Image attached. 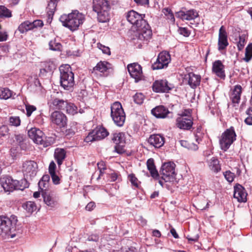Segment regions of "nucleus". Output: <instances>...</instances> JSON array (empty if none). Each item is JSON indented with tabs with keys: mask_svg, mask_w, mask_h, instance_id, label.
<instances>
[{
	"mask_svg": "<svg viewBox=\"0 0 252 252\" xmlns=\"http://www.w3.org/2000/svg\"><path fill=\"white\" fill-rule=\"evenodd\" d=\"M127 70L131 77L138 82L142 77V67L137 63H130L127 65Z\"/></svg>",
	"mask_w": 252,
	"mask_h": 252,
	"instance_id": "19",
	"label": "nucleus"
},
{
	"mask_svg": "<svg viewBox=\"0 0 252 252\" xmlns=\"http://www.w3.org/2000/svg\"><path fill=\"white\" fill-rule=\"evenodd\" d=\"M66 157V151L63 149L57 148L55 150L54 158L59 166L62 164Z\"/></svg>",
	"mask_w": 252,
	"mask_h": 252,
	"instance_id": "30",
	"label": "nucleus"
},
{
	"mask_svg": "<svg viewBox=\"0 0 252 252\" xmlns=\"http://www.w3.org/2000/svg\"><path fill=\"white\" fill-rule=\"evenodd\" d=\"M85 19V15L78 10H74L68 14H63L60 18L63 25L71 31L78 30Z\"/></svg>",
	"mask_w": 252,
	"mask_h": 252,
	"instance_id": "1",
	"label": "nucleus"
},
{
	"mask_svg": "<svg viewBox=\"0 0 252 252\" xmlns=\"http://www.w3.org/2000/svg\"><path fill=\"white\" fill-rule=\"evenodd\" d=\"M153 90L156 93L168 92L174 88L173 84L169 83L166 80L155 81L153 84Z\"/></svg>",
	"mask_w": 252,
	"mask_h": 252,
	"instance_id": "17",
	"label": "nucleus"
},
{
	"mask_svg": "<svg viewBox=\"0 0 252 252\" xmlns=\"http://www.w3.org/2000/svg\"><path fill=\"white\" fill-rule=\"evenodd\" d=\"M125 145V142L122 143L116 144L115 146V151L118 154H122L125 152L124 147Z\"/></svg>",
	"mask_w": 252,
	"mask_h": 252,
	"instance_id": "51",
	"label": "nucleus"
},
{
	"mask_svg": "<svg viewBox=\"0 0 252 252\" xmlns=\"http://www.w3.org/2000/svg\"><path fill=\"white\" fill-rule=\"evenodd\" d=\"M233 196L238 202H245L247 201V193L244 188L239 184L234 187Z\"/></svg>",
	"mask_w": 252,
	"mask_h": 252,
	"instance_id": "22",
	"label": "nucleus"
},
{
	"mask_svg": "<svg viewBox=\"0 0 252 252\" xmlns=\"http://www.w3.org/2000/svg\"><path fill=\"white\" fill-rule=\"evenodd\" d=\"M51 123L60 128L64 127L67 125V117L63 112L55 111L50 115Z\"/></svg>",
	"mask_w": 252,
	"mask_h": 252,
	"instance_id": "14",
	"label": "nucleus"
},
{
	"mask_svg": "<svg viewBox=\"0 0 252 252\" xmlns=\"http://www.w3.org/2000/svg\"><path fill=\"white\" fill-rule=\"evenodd\" d=\"M8 38V34L7 32H0V42L6 41Z\"/></svg>",
	"mask_w": 252,
	"mask_h": 252,
	"instance_id": "61",
	"label": "nucleus"
},
{
	"mask_svg": "<svg viewBox=\"0 0 252 252\" xmlns=\"http://www.w3.org/2000/svg\"><path fill=\"white\" fill-rule=\"evenodd\" d=\"M197 132L195 134V140L198 143H199L200 141H201L202 138V133L199 131L200 130L199 128H198Z\"/></svg>",
	"mask_w": 252,
	"mask_h": 252,
	"instance_id": "64",
	"label": "nucleus"
},
{
	"mask_svg": "<svg viewBox=\"0 0 252 252\" xmlns=\"http://www.w3.org/2000/svg\"><path fill=\"white\" fill-rule=\"evenodd\" d=\"M43 26V22L40 20H36L32 22L29 21H25L19 26L17 30L20 33H25L34 29L41 28Z\"/></svg>",
	"mask_w": 252,
	"mask_h": 252,
	"instance_id": "12",
	"label": "nucleus"
},
{
	"mask_svg": "<svg viewBox=\"0 0 252 252\" xmlns=\"http://www.w3.org/2000/svg\"><path fill=\"white\" fill-rule=\"evenodd\" d=\"M111 117L114 123L122 126L126 120V115L121 104L119 102H114L111 107Z\"/></svg>",
	"mask_w": 252,
	"mask_h": 252,
	"instance_id": "7",
	"label": "nucleus"
},
{
	"mask_svg": "<svg viewBox=\"0 0 252 252\" xmlns=\"http://www.w3.org/2000/svg\"><path fill=\"white\" fill-rule=\"evenodd\" d=\"M40 66L41 67L40 69L41 74L52 71L56 68L55 63L51 60L41 63Z\"/></svg>",
	"mask_w": 252,
	"mask_h": 252,
	"instance_id": "31",
	"label": "nucleus"
},
{
	"mask_svg": "<svg viewBox=\"0 0 252 252\" xmlns=\"http://www.w3.org/2000/svg\"><path fill=\"white\" fill-rule=\"evenodd\" d=\"M212 71L217 76L220 78L224 79L225 75L224 70V65L220 60L215 61L212 66Z\"/></svg>",
	"mask_w": 252,
	"mask_h": 252,
	"instance_id": "27",
	"label": "nucleus"
},
{
	"mask_svg": "<svg viewBox=\"0 0 252 252\" xmlns=\"http://www.w3.org/2000/svg\"><path fill=\"white\" fill-rule=\"evenodd\" d=\"M17 222V217L14 215H11L10 217L5 215L0 216L1 235L8 238L15 237Z\"/></svg>",
	"mask_w": 252,
	"mask_h": 252,
	"instance_id": "2",
	"label": "nucleus"
},
{
	"mask_svg": "<svg viewBox=\"0 0 252 252\" xmlns=\"http://www.w3.org/2000/svg\"><path fill=\"white\" fill-rule=\"evenodd\" d=\"M9 129L5 125L0 126V136H5L8 135Z\"/></svg>",
	"mask_w": 252,
	"mask_h": 252,
	"instance_id": "54",
	"label": "nucleus"
},
{
	"mask_svg": "<svg viewBox=\"0 0 252 252\" xmlns=\"http://www.w3.org/2000/svg\"><path fill=\"white\" fill-rule=\"evenodd\" d=\"M145 15L139 14L134 10L129 11L126 15L127 21L136 27H140L142 24H145L146 21L143 19Z\"/></svg>",
	"mask_w": 252,
	"mask_h": 252,
	"instance_id": "16",
	"label": "nucleus"
},
{
	"mask_svg": "<svg viewBox=\"0 0 252 252\" xmlns=\"http://www.w3.org/2000/svg\"><path fill=\"white\" fill-rule=\"evenodd\" d=\"M15 140L22 149L26 148L25 140V136L23 134H17L15 135Z\"/></svg>",
	"mask_w": 252,
	"mask_h": 252,
	"instance_id": "44",
	"label": "nucleus"
},
{
	"mask_svg": "<svg viewBox=\"0 0 252 252\" xmlns=\"http://www.w3.org/2000/svg\"><path fill=\"white\" fill-rule=\"evenodd\" d=\"M99 236L97 234H92L90 235L88 240L89 241H95L96 242L98 240Z\"/></svg>",
	"mask_w": 252,
	"mask_h": 252,
	"instance_id": "63",
	"label": "nucleus"
},
{
	"mask_svg": "<svg viewBox=\"0 0 252 252\" xmlns=\"http://www.w3.org/2000/svg\"><path fill=\"white\" fill-rule=\"evenodd\" d=\"M13 96V93L8 88L0 89V98L7 99Z\"/></svg>",
	"mask_w": 252,
	"mask_h": 252,
	"instance_id": "37",
	"label": "nucleus"
},
{
	"mask_svg": "<svg viewBox=\"0 0 252 252\" xmlns=\"http://www.w3.org/2000/svg\"><path fill=\"white\" fill-rule=\"evenodd\" d=\"M242 93V87L240 85L236 86L233 90L230 95V99L233 103V106H236L240 102Z\"/></svg>",
	"mask_w": 252,
	"mask_h": 252,
	"instance_id": "29",
	"label": "nucleus"
},
{
	"mask_svg": "<svg viewBox=\"0 0 252 252\" xmlns=\"http://www.w3.org/2000/svg\"><path fill=\"white\" fill-rule=\"evenodd\" d=\"M26 109L27 115L29 117L31 115L32 112L36 110V107L33 105H26Z\"/></svg>",
	"mask_w": 252,
	"mask_h": 252,
	"instance_id": "57",
	"label": "nucleus"
},
{
	"mask_svg": "<svg viewBox=\"0 0 252 252\" xmlns=\"http://www.w3.org/2000/svg\"><path fill=\"white\" fill-rule=\"evenodd\" d=\"M28 135L34 143L37 144H42L44 134L39 129L35 127L31 128L28 131Z\"/></svg>",
	"mask_w": 252,
	"mask_h": 252,
	"instance_id": "21",
	"label": "nucleus"
},
{
	"mask_svg": "<svg viewBox=\"0 0 252 252\" xmlns=\"http://www.w3.org/2000/svg\"><path fill=\"white\" fill-rule=\"evenodd\" d=\"M147 166L148 170L150 171L151 176L154 179H158L159 177V174L156 169L154 163V160L153 158H149L147 161Z\"/></svg>",
	"mask_w": 252,
	"mask_h": 252,
	"instance_id": "32",
	"label": "nucleus"
},
{
	"mask_svg": "<svg viewBox=\"0 0 252 252\" xmlns=\"http://www.w3.org/2000/svg\"><path fill=\"white\" fill-rule=\"evenodd\" d=\"M228 45L227 34L224 27L222 26L219 30L218 49L219 50H223Z\"/></svg>",
	"mask_w": 252,
	"mask_h": 252,
	"instance_id": "20",
	"label": "nucleus"
},
{
	"mask_svg": "<svg viewBox=\"0 0 252 252\" xmlns=\"http://www.w3.org/2000/svg\"><path fill=\"white\" fill-rule=\"evenodd\" d=\"M223 175L225 179L229 183L232 182L235 177L234 174L230 171H226L224 172Z\"/></svg>",
	"mask_w": 252,
	"mask_h": 252,
	"instance_id": "50",
	"label": "nucleus"
},
{
	"mask_svg": "<svg viewBox=\"0 0 252 252\" xmlns=\"http://www.w3.org/2000/svg\"><path fill=\"white\" fill-rule=\"evenodd\" d=\"M236 134L233 126L226 129L221 134L220 140V149L227 151L230 145L236 140Z\"/></svg>",
	"mask_w": 252,
	"mask_h": 252,
	"instance_id": "6",
	"label": "nucleus"
},
{
	"mask_svg": "<svg viewBox=\"0 0 252 252\" xmlns=\"http://www.w3.org/2000/svg\"><path fill=\"white\" fill-rule=\"evenodd\" d=\"M56 168V165L54 161L50 162L49 166V172L50 174L56 173L55 169Z\"/></svg>",
	"mask_w": 252,
	"mask_h": 252,
	"instance_id": "60",
	"label": "nucleus"
},
{
	"mask_svg": "<svg viewBox=\"0 0 252 252\" xmlns=\"http://www.w3.org/2000/svg\"><path fill=\"white\" fill-rule=\"evenodd\" d=\"M148 143L157 148L162 147L165 141L164 138L160 134H153L148 139Z\"/></svg>",
	"mask_w": 252,
	"mask_h": 252,
	"instance_id": "24",
	"label": "nucleus"
},
{
	"mask_svg": "<svg viewBox=\"0 0 252 252\" xmlns=\"http://www.w3.org/2000/svg\"><path fill=\"white\" fill-rule=\"evenodd\" d=\"M246 114L247 117L244 120L245 123L248 126H252V108H248L246 111Z\"/></svg>",
	"mask_w": 252,
	"mask_h": 252,
	"instance_id": "46",
	"label": "nucleus"
},
{
	"mask_svg": "<svg viewBox=\"0 0 252 252\" xmlns=\"http://www.w3.org/2000/svg\"><path fill=\"white\" fill-rule=\"evenodd\" d=\"M0 183L5 192H12L14 190H23L28 187L26 180L18 181L10 176H5L0 179Z\"/></svg>",
	"mask_w": 252,
	"mask_h": 252,
	"instance_id": "4",
	"label": "nucleus"
},
{
	"mask_svg": "<svg viewBox=\"0 0 252 252\" xmlns=\"http://www.w3.org/2000/svg\"><path fill=\"white\" fill-rule=\"evenodd\" d=\"M144 96L141 93H137L134 96V102L138 104H141L143 102Z\"/></svg>",
	"mask_w": 252,
	"mask_h": 252,
	"instance_id": "49",
	"label": "nucleus"
},
{
	"mask_svg": "<svg viewBox=\"0 0 252 252\" xmlns=\"http://www.w3.org/2000/svg\"><path fill=\"white\" fill-rule=\"evenodd\" d=\"M49 183L44 182L43 181H39L38 182V187L42 191L46 190L48 187Z\"/></svg>",
	"mask_w": 252,
	"mask_h": 252,
	"instance_id": "58",
	"label": "nucleus"
},
{
	"mask_svg": "<svg viewBox=\"0 0 252 252\" xmlns=\"http://www.w3.org/2000/svg\"><path fill=\"white\" fill-rule=\"evenodd\" d=\"M97 167L98 169L99 170V175L97 179H99L100 178L101 176L103 174V171L106 169L105 165L103 161H100L97 163Z\"/></svg>",
	"mask_w": 252,
	"mask_h": 252,
	"instance_id": "55",
	"label": "nucleus"
},
{
	"mask_svg": "<svg viewBox=\"0 0 252 252\" xmlns=\"http://www.w3.org/2000/svg\"><path fill=\"white\" fill-rule=\"evenodd\" d=\"M252 58V43L249 44L246 48L245 56L244 60L249 62Z\"/></svg>",
	"mask_w": 252,
	"mask_h": 252,
	"instance_id": "43",
	"label": "nucleus"
},
{
	"mask_svg": "<svg viewBox=\"0 0 252 252\" xmlns=\"http://www.w3.org/2000/svg\"><path fill=\"white\" fill-rule=\"evenodd\" d=\"M49 49L53 51H61L62 48V44L56 41V40H51L49 43Z\"/></svg>",
	"mask_w": 252,
	"mask_h": 252,
	"instance_id": "39",
	"label": "nucleus"
},
{
	"mask_svg": "<svg viewBox=\"0 0 252 252\" xmlns=\"http://www.w3.org/2000/svg\"><path fill=\"white\" fill-rule=\"evenodd\" d=\"M128 179L130 182L131 185L136 188H138L140 182L136 177L135 174L131 173L128 175Z\"/></svg>",
	"mask_w": 252,
	"mask_h": 252,
	"instance_id": "45",
	"label": "nucleus"
},
{
	"mask_svg": "<svg viewBox=\"0 0 252 252\" xmlns=\"http://www.w3.org/2000/svg\"><path fill=\"white\" fill-rule=\"evenodd\" d=\"M152 114L157 118H165L170 113L167 108L163 105H159L153 108L151 111Z\"/></svg>",
	"mask_w": 252,
	"mask_h": 252,
	"instance_id": "26",
	"label": "nucleus"
},
{
	"mask_svg": "<svg viewBox=\"0 0 252 252\" xmlns=\"http://www.w3.org/2000/svg\"><path fill=\"white\" fill-rule=\"evenodd\" d=\"M59 0H50L46 8L47 13L49 17L53 16Z\"/></svg>",
	"mask_w": 252,
	"mask_h": 252,
	"instance_id": "35",
	"label": "nucleus"
},
{
	"mask_svg": "<svg viewBox=\"0 0 252 252\" xmlns=\"http://www.w3.org/2000/svg\"><path fill=\"white\" fill-rule=\"evenodd\" d=\"M9 125L11 126H18L20 125L21 120L17 116H11L9 118Z\"/></svg>",
	"mask_w": 252,
	"mask_h": 252,
	"instance_id": "47",
	"label": "nucleus"
},
{
	"mask_svg": "<svg viewBox=\"0 0 252 252\" xmlns=\"http://www.w3.org/2000/svg\"><path fill=\"white\" fill-rule=\"evenodd\" d=\"M37 164L32 160L25 161L22 165V171L27 178L34 177L37 173Z\"/></svg>",
	"mask_w": 252,
	"mask_h": 252,
	"instance_id": "13",
	"label": "nucleus"
},
{
	"mask_svg": "<svg viewBox=\"0 0 252 252\" xmlns=\"http://www.w3.org/2000/svg\"><path fill=\"white\" fill-rule=\"evenodd\" d=\"M178 32L185 37H188L190 35V32L186 28H179Z\"/></svg>",
	"mask_w": 252,
	"mask_h": 252,
	"instance_id": "56",
	"label": "nucleus"
},
{
	"mask_svg": "<svg viewBox=\"0 0 252 252\" xmlns=\"http://www.w3.org/2000/svg\"><path fill=\"white\" fill-rule=\"evenodd\" d=\"M50 175H51L52 181L54 184L58 185V184H60V178L58 176H57L56 175V173H53V174L52 173V174H50Z\"/></svg>",
	"mask_w": 252,
	"mask_h": 252,
	"instance_id": "59",
	"label": "nucleus"
},
{
	"mask_svg": "<svg viewBox=\"0 0 252 252\" xmlns=\"http://www.w3.org/2000/svg\"><path fill=\"white\" fill-rule=\"evenodd\" d=\"M42 196L44 202L48 206L51 208H54L58 205V199L57 197L53 194L43 192Z\"/></svg>",
	"mask_w": 252,
	"mask_h": 252,
	"instance_id": "28",
	"label": "nucleus"
},
{
	"mask_svg": "<svg viewBox=\"0 0 252 252\" xmlns=\"http://www.w3.org/2000/svg\"><path fill=\"white\" fill-rule=\"evenodd\" d=\"M60 71V83L64 90H70L74 85V74L68 64H63L59 68Z\"/></svg>",
	"mask_w": 252,
	"mask_h": 252,
	"instance_id": "5",
	"label": "nucleus"
},
{
	"mask_svg": "<svg viewBox=\"0 0 252 252\" xmlns=\"http://www.w3.org/2000/svg\"><path fill=\"white\" fill-rule=\"evenodd\" d=\"M111 68V64L107 62L100 61L91 70L92 74L95 76H102L107 73L108 70Z\"/></svg>",
	"mask_w": 252,
	"mask_h": 252,
	"instance_id": "18",
	"label": "nucleus"
},
{
	"mask_svg": "<svg viewBox=\"0 0 252 252\" xmlns=\"http://www.w3.org/2000/svg\"><path fill=\"white\" fill-rule=\"evenodd\" d=\"M97 47L100 49L104 54L110 55L111 54V52L110 50V48L108 47L105 46L99 43L97 44Z\"/></svg>",
	"mask_w": 252,
	"mask_h": 252,
	"instance_id": "53",
	"label": "nucleus"
},
{
	"mask_svg": "<svg viewBox=\"0 0 252 252\" xmlns=\"http://www.w3.org/2000/svg\"><path fill=\"white\" fill-rule=\"evenodd\" d=\"M11 11L4 5H0V18H10Z\"/></svg>",
	"mask_w": 252,
	"mask_h": 252,
	"instance_id": "38",
	"label": "nucleus"
},
{
	"mask_svg": "<svg viewBox=\"0 0 252 252\" xmlns=\"http://www.w3.org/2000/svg\"><path fill=\"white\" fill-rule=\"evenodd\" d=\"M112 140L116 144L122 143L125 142V134L123 132L115 133L113 134Z\"/></svg>",
	"mask_w": 252,
	"mask_h": 252,
	"instance_id": "36",
	"label": "nucleus"
},
{
	"mask_svg": "<svg viewBox=\"0 0 252 252\" xmlns=\"http://www.w3.org/2000/svg\"><path fill=\"white\" fill-rule=\"evenodd\" d=\"M67 113L74 115L77 113V107L73 103L67 102V105L65 107V109Z\"/></svg>",
	"mask_w": 252,
	"mask_h": 252,
	"instance_id": "40",
	"label": "nucleus"
},
{
	"mask_svg": "<svg viewBox=\"0 0 252 252\" xmlns=\"http://www.w3.org/2000/svg\"><path fill=\"white\" fill-rule=\"evenodd\" d=\"M55 139L53 137H48L45 140L42 139V144L44 147H48L55 143Z\"/></svg>",
	"mask_w": 252,
	"mask_h": 252,
	"instance_id": "52",
	"label": "nucleus"
},
{
	"mask_svg": "<svg viewBox=\"0 0 252 252\" xmlns=\"http://www.w3.org/2000/svg\"><path fill=\"white\" fill-rule=\"evenodd\" d=\"M190 112L191 110L189 109L185 110V111L182 112L180 117L191 118V117L190 116Z\"/></svg>",
	"mask_w": 252,
	"mask_h": 252,
	"instance_id": "62",
	"label": "nucleus"
},
{
	"mask_svg": "<svg viewBox=\"0 0 252 252\" xmlns=\"http://www.w3.org/2000/svg\"><path fill=\"white\" fill-rule=\"evenodd\" d=\"M193 125L192 118L179 117L177 119V127L185 130L190 129Z\"/></svg>",
	"mask_w": 252,
	"mask_h": 252,
	"instance_id": "23",
	"label": "nucleus"
},
{
	"mask_svg": "<svg viewBox=\"0 0 252 252\" xmlns=\"http://www.w3.org/2000/svg\"><path fill=\"white\" fill-rule=\"evenodd\" d=\"M188 83L192 88L196 87L200 84L201 77L193 73H189V74Z\"/></svg>",
	"mask_w": 252,
	"mask_h": 252,
	"instance_id": "33",
	"label": "nucleus"
},
{
	"mask_svg": "<svg viewBox=\"0 0 252 252\" xmlns=\"http://www.w3.org/2000/svg\"><path fill=\"white\" fill-rule=\"evenodd\" d=\"M176 16L183 20H191L198 17V14L196 10L191 9L186 11H180L176 13Z\"/></svg>",
	"mask_w": 252,
	"mask_h": 252,
	"instance_id": "25",
	"label": "nucleus"
},
{
	"mask_svg": "<svg viewBox=\"0 0 252 252\" xmlns=\"http://www.w3.org/2000/svg\"><path fill=\"white\" fill-rule=\"evenodd\" d=\"M108 135V132L103 127H97L90 132L86 137V142L97 141L104 139Z\"/></svg>",
	"mask_w": 252,
	"mask_h": 252,
	"instance_id": "10",
	"label": "nucleus"
},
{
	"mask_svg": "<svg viewBox=\"0 0 252 252\" xmlns=\"http://www.w3.org/2000/svg\"><path fill=\"white\" fill-rule=\"evenodd\" d=\"M93 9L97 13L99 22L105 23L109 21L110 5L108 0H93Z\"/></svg>",
	"mask_w": 252,
	"mask_h": 252,
	"instance_id": "3",
	"label": "nucleus"
},
{
	"mask_svg": "<svg viewBox=\"0 0 252 252\" xmlns=\"http://www.w3.org/2000/svg\"><path fill=\"white\" fill-rule=\"evenodd\" d=\"M59 93H54L51 95V98L48 101V105L50 110H64L65 107L67 105V101L56 97L55 94Z\"/></svg>",
	"mask_w": 252,
	"mask_h": 252,
	"instance_id": "15",
	"label": "nucleus"
},
{
	"mask_svg": "<svg viewBox=\"0 0 252 252\" xmlns=\"http://www.w3.org/2000/svg\"><path fill=\"white\" fill-rule=\"evenodd\" d=\"M23 208L29 213H32L36 209V206L33 202L29 201L24 204Z\"/></svg>",
	"mask_w": 252,
	"mask_h": 252,
	"instance_id": "42",
	"label": "nucleus"
},
{
	"mask_svg": "<svg viewBox=\"0 0 252 252\" xmlns=\"http://www.w3.org/2000/svg\"><path fill=\"white\" fill-rule=\"evenodd\" d=\"M170 55L167 52H160L156 61L152 64L153 70L162 69L166 67L170 62Z\"/></svg>",
	"mask_w": 252,
	"mask_h": 252,
	"instance_id": "11",
	"label": "nucleus"
},
{
	"mask_svg": "<svg viewBox=\"0 0 252 252\" xmlns=\"http://www.w3.org/2000/svg\"><path fill=\"white\" fill-rule=\"evenodd\" d=\"M138 31L136 38H134L135 40L134 43L138 44V47L141 48L142 44L147 43V42L151 38L152 32L150 29L149 25L145 22V24H142L140 27H137Z\"/></svg>",
	"mask_w": 252,
	"mask_h": 252,
	"instance_id": "8",
	"label": "nucleus"
},
{
	"mask_svg": "<svg viewBox=\"0 0 252 252\" xmlns=\"http://www.w3.org/2000/svg\"><path fill=\"white\" fill-rule=\"evenodd\" d=\"M246 44V35L243 34L239 36V41L237 42V47L239 51H241Z\"/></svg>",
	"mask_w": 252,
	"mask_h": 252,
	"instance_id": "48",
	"label": "nucleus"
},
{
	"mask_svg": "<svg viewBox=\"0 0 252 252\" xmlns=\"http://www.w3.org/2000/svg\"><path fill=\"white\" fill-rule=\"evenodd\" d=\"M179 142L182 147L188 148V149L194 151H196L198 149V146L195 144L192 143H189L185 140H180Z\"/></svg>",
	"mask_w": 252,
	"mask_h": 252,
	"instance_id": "41",
	"label": "nucleus"
},
{
	"mask_svg": "<svg viewBox=\"0 0 252 252\" xmlns=\"http://www.w3.org/2000/svg\"><path fill=\"white\" fill-rule=\"evenodd\" d=\"M208 163L210 169L215 173L219 172L221 169L219 160L214 157L208 160Z\"/></svg>",
	"mask_w": 252,
	"mask_h": 252,
	"instance_id": "34",
	"label": "nucleus"
},
{
	"mask_svg": "<svg viewBox=\"0 0 252 252\" xmlns=\"http://www.w3.org/2000/svg\"><path fill=\"white\" fill-rule=\"evenodd\" d=\"M175 167L173 162L163 163L159 171L161 179L166 182L173 181L175 177Z\"/></svg>",
	"mask_w": 252,
	"mask_h": 252,
	"instance_id": "9",
	"label": "nucleus"
}]
</instances>
